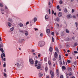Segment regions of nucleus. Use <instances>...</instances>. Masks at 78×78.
<instances>
[{
	"instance_id": "obj_55",
	"label": "nucleus",
	"mask_w": 78,
	"mask_h": 78,
	"mask_svg": "<svg viewBox=\"0 0 78 78\" xmlns=\"http://www.w3.org/2000/svg\"><path fill=\"white\" fill-rule=\"evenodd\" d=\"M42 36H43V34H40V36H41V37H42Z\"/></svg>"
},
{
	"instance_id": "obj_61",
	"label": "nucleus",
	"mask_w": 78,
	"mask_h": 78,
	"mask_svg": "<svg viewBox=\"0 0 78 78\" xmlns=\"http://www.w3.org/2000/svg\"><path fill=\"white\" fill-rule=\"evenodd\" d=\"M34 30L35 31H37V28H35Z\"/></svg>"
},
{
	"instance_id": "obj_11",
	"label": "nucleus",
	"mask_w": 78,
	"mask_h": 78,
	"mask_svg": "<svg viewBox=\"0 0 78 78\" xmlns=\"http://www.w3.org/2000/svg\"><path fill=\"white\" fill-rule=\"evenodd\" d=\"M53 50V48L52 47H50L49 48V51L51 52Z\"/></svg>"
},
{
	"instance_id": "obj_21",
	"label": "nucleus",
	"mask_w": 78,
	"mask_h": 78,
	"mask_svg": "<svg viewBox=\"0 0 78 78\" xmlns=\"http://www.w3.org/2000/svg\"><path fill=\"white\" fill-rule=\"evenodd\" d=\"M66 33H69V30L67 29H66Z\"/></svg>"
},
{
	"instance_id": "obj_8",
	"label": "nucleus",
	"mask_w": 78,
	"mask_h": 78,
	"mask_svg": "<svg viewBox=\"0 0 78 78\" xmlns=\"http://www.w3.org/2000/svg\"><path fill=\"white\" fill-rule=\"evenodd\" d=\"M14 27H13L11 28H10V30L11 31H14Z\"/></svg>"
},
{
	"instance_id": "obj_45",
	"label": "nucleus",
	"mask_w": 78,
	"mask_h": 78,
	"mask_svg": "<svg viewBox=\"0 0 78 78\" xmlns=\"http://www.w3.org/2000/svg\"><path fill=\"white\" fill-rule=\"evenodd\" d=\"M74 53H76V54H77V53H78V51H74Z\"/></svg>"
},
{
	"instance_id": "obj_53",
	"label": "nucleus",
	"mask_w": 78,
	"mask_h": 78,
	"mask_svg": "<svg viewBox=\"0 0 78 78\" xmlns=\"http://www.w3.org/2000/svg\"><path fill=\"white\" fill-rule=\"evenodd\" d=\"M60 78H63V76H62V75L61 76H60Z\"/></svg>"
},
{
	"instance_id": "obj_60",
	"label": "nucleus",
	"mask_w": 78,
	"mask_h": 78,
	"mask_svg": "<svg viewBox=\"0 0 78 78\" xmlns=\"http://www.w3.org/2000/svg\"><path fill=\"white\" fill-rule=\"evenodd\" d=\"M40 56H41V55H40V54H39L38 55V58H40Z\"/></svg>"
},
{
	"instance_id": "obj_13",
	"label": "nucleus",
	"mask_w": 78,
	"mask_h": 78,
	"mask_svg": "<svg viewBox=\"0 0 78 78\" xmlns=\"http://www.w3.org/2000/svg\"><path fill=\"white\" fill-rule=\"evenodd\" d=\"M64 12L66 13L67 12V9H66V8L64 9Z\"/></svg>"
},
{
	"instance_id": "obj_36",
	"label": "nucleus",
	"mask_w": 78,
	"mask_h": 78,
	"mask_svg": "<svg viewBox=\"0 0 78 78\" xmlns=\"http://www.w3.org/2000/svg\"><path fill=\"white\" fill-rule=\"evenodd\" d=\"M48 12H49V14H51L50 9H49Z\"/></svg>"
},
{
	"instance_id": "obj_43",
	"label": "nucleus",
	"mask_w": 78,
	"mask_h": 78,
	"mask_svg": "<svg viewBox=\"0 0 78 78\" xmlns=\"http://www.w3.org/2000/svg\"><path fill=\"white\" fill-rule=\"evenodd\" d=\"M48 64H49V65H50L51 64V62H50V61H48Z\"/></svg>"
},
{
	"instance_id": "obj_50",
	"label": "nucleus",
	"mask_w": 78,
	"mask_h": 78,
	"mask_svg": "<svg viewBox=\"0 0 78 78\" xmlns=\"http://www.w3.org/2000/svg\"><path fill=\"white\" fill-rule=\"evenodd\" d=\"M62 62L61 61H60V65H61V64H62Z\"/></svg>"
},
{
	"instance_id": "obj_16",
	"label": "nucleus",
	"mask_w": 78,
	"mask_h": 78,
	"mask_svg": "<svg viewBox=\"0 0 78 78\" xmlns=\"http://www.w3.org/2000/svg\"><path fill=\"white\" fill-rule=\"evenodd\" d=\"M38 75L40 77H42V75H43V74H41V73H40L38 74Z\"/></svg>"
},
{
	"instance_id": "obj_26",
	"label": "nucleus",
	"mask_w": 78,
	"mask_h": 78,
	"mask_svg": "<svg viewBox=\"0 0 78 78\" xmlns=\"http://www.w3.org/2000/svg\"><path fill=\"white\" fill-rule=\"evenodd\" d=\"M62 69L63 70H65V69H66V67H65V66H62Z\"/></svg>"
},
{
	"instance_id": "obj_40",
	"label": "nucleus",
	"mask_w": 78,
	"mask_h": 78,
	"mask_svg": "<svg viewBox=\"0 0 78 78\" xmlns=\"http://www.w3.org/2000/svg\"><path fill=\"white\" fill-rule=\"evenodd\" d=\"M51 35H52V36H54V32H53L51 33Z\"/></svg>"
},
{
	"instance_id": "obj_19",
	"label": "nucleus",
	"mask_w": 78,
	"mask_h": 78,
	"mask_svg": "<svg viewBox=\"0 0 78 78\" xmlns=\"http://www.w3.org/2000/svg\"><path fill=\"white\" fill-rule=\"evenodd\" d=\"M0 50L2 52V53H3L4 52V51H3V49L2 48H0Z\"/></svg>"
},
{
	"instance_id": "obj_22",
	"label": "nucleus",
	"mask_w": 78,
	"mask_h": 78,
	"mask_svg": "<svg viewBox=\"0 0 78 78\" xmlns=\"http://www.w3.org/2000/svg\"><path fill=\"white\" fill-rule=\"evenodd\" d=\"M55 50L58 53L59 52V51H58V48L56 47L55 48Z\"/></svg>"
},
{
	"instance_id": "obj_9",
	"label": "nucleus",
	"mask_w": 78,
	"mask_h": 78,
	"mask_svg": "<svg viewBox=\"0 0 78 78\" xmlns=\"http://www.w3.org/2000/svg\"><path fill=\"white\" fill-rule=\"evenodd\" d=\"M28 31H25V36H28Z\"/></svg>"
},
{
	"instance_id": "obj_24",
	"label": "nucleus",
	"mask_w": 78,
	"mask_h": 78,
	"mask_svg": "<svg viewBox=\"0 0 78 78\" xmlns=\"http://www.w3.org/2000/svg\"><path fill=\"white\" fill-rule=\"evenodd\" d=\"M19 42H22V41H24V39H20V40H19Z\"/></svg>"
},
{
	"instance_id": "obj_20",
	"label": "nucleus",
	"mask_w": 78,
	"mask_h": 78,
	"mask_svg": "<svg viewBox=\"0 0 78 78\" xmlns=\"http://www.w3.org/2000/svg\"><path fill=\"white\" fill-rule=\"evenodd\" d=\"M67 17L68 19H69L70 18H71V16L70 15H68L67 16Z\"/></svg>"
},
{
	"instance_id": "obj_37",
	"label": "nucleus",
	"mask_w": 78,
	"mask_h": 78,
	"mask_svg": "<svg viewBox=\"0 0 78 78\" xmlns=\"http://www.w3.org/2000/svg\"><path fill=\"white\" fill-rule=\"evenodd\" d=\"M75 12V10L74 9H72V12L73 13V12Z\"/></svg>"
},
{
	"instance_id": "obj_23",
	"label": "nucleus",
	"mask_w": 78,
	"mask_h": 78,
	"mask_svg": "<svg viewBox=\"0 0 78 78\" xmlns=\"http://www.w3.org/2000/svg\"><path fill=\"white\" fill-rule=\"evenodd\" d=\"M8 25L9 26V27H11V23H8Z\"/></svg>"
},
{
	"instance_id": "obj_41",
	"label": "nucleus",
	"mask_w": 78,
	"mask_h": 78,
	"mask_svg": "<svg viewBox=\"0 0 78 78\" xmlns=\"http://www.w3.org/2000/svg\"><path fill=\"white\" fill-rule=\"evenodd\" d=\"M67 62H68V64H69V63H70V61L69 60H67Z\"/></svg>"
},
{
	"instance_id": "obj_33",
	"label": "nucleus",
	"mask_w": 78,
	"mask_h": 78,
	"mask_svg": "<svg viewBox=\"0 0 78 78\" xmlns=\"http://www.w3.org/2000/svg\"><path fill=\"white\" fill-rule=\"evenodd\" d=\"M37 69H39L41 68V66H37Z\"/></svg>"
},
{
	"instance_id": "obj_12",
	"label": "nucleus",
	"mask_w": 78,
	"mask_h": 78,
	"mask_svg": "<svg viewBox=\"0 0 78 78\" xmlns=\"http://www.w3.org/2000/svg\"><path fill=\"white\" fill-rule=\"evenodd\" d=\"M45 19L46 20H47V19H48V15H46L45 16Z\"/></svg>"
},
{
	"instance_id": "obj_28",
	"label": "nucleus",
	"mask_w": 78,
	"mask_h": 78,
	"mask_svg": "<svg viewBox=\"0 0 78 78\" xmlns=\"http://www.w3.org/2000/svg\"><path fill=\"white\" fill-rule=\"evenodd\" d=\"M34 22L36 21L37 20V18H34Z\"/></svg>"
},
{
	"instance_id": "obj_6",
	"label": "nucleus",
	"mask_w": 78,
	"mask_h": 78,
	"mask_svg": "<svg viewBox=\"0 0 78 78\" xmlns=\"http://www.w3.org/2000/svg\"><path fill=\"white\" fill-rule=\"evenodd\" d=\"M62 12H59L58 13V16L59 17H62Z\"/></svg>"
},
{
	"instance_id": "obj_4",
	"label": "nucleus",
	"mask_w": 78,
	"mask_h": 78,
	"mask_svg": "<svg viewBox=\"0 0 78 78\" xmlns=\"http://www.w3.org/2000/svg\"><path fill=\"white\" fill-rule=\"evenodd\" d=\"M29 62L31 64H34V61L32 58L29 59Z\"/></svg>"
},
{
	"instance_id": "obj_27",
	"label": "nucleus",
	"mask_w": 78,
	"mask_h": 78,
	"mask_svg": "<svg viewBox=\"0 0 78 78\" xmlns=\"http://www.w3.org/2000/svg\"><path fill=\"white\" fill-rule=\"evenodd\" d=\"M59 60H61V55H59Z\"/></svg>"
},
{
	"instance_id": "obj_14",
	"label": "nucleus",
	"mask_w": 78,
	"mask_h": 78,
	"mask_svg": "<svg viewBox=\"0 0 78 78\" xmlns=\"http://www.w3.org/2000/svg\"><path fill=\"white\" fill-rule=\"evenodd\" d=\"M68 70L69 72H71V71H72V69H71L70 67H69L68 68Z\"/></svg>"
},
{
	"instance_id": "obj_54",
	"label": "nucleus",
	"mask_w": 78,
	"mask_h": 78,
	"mask_svg": "<svg viewBox=\"0 0 78 78\" xmlns=\"http://www.w3.org/2000/svg\"><path fill=\"white\" fill-rule=\"evenodd\" d=\"M72 39H75V37L73 36L72 37Z\"/></svg>"
},
{
	"instance_id": "obj_18",
	"label": "nucleus",
	"mask_w": 78,
	"mask_h": 78,
	"mask_svg": "<svg viewBox=\"0 0 78 78\" xmlns=\"http://www.w3.org/2000/svg\"><path fill=\"white\" fill-rule=\"evenodd\" d=\"M77 45H78V43H75L73 47H76Z\"/></svg>"
},
{
	"instance_id": "obj_44",
	"label": "nucleus",
	"mask_w": 78,
	"mask_h": 78,
	"mask_svg": "<svg viewBox=\"0 0 78 78\" xmlns=\"http://www.w3.org/2000/svg\"><path fill=\"white\" fill-rule=\"evenodd\" d=\"M56 72H57V75H58V72H59V70H58V69H57V70H56Z\"/></svg>"
},
{
	"instance_id": "obj_17",
	"label": "nucleus",
	"mask_w": 78,
	"mask_h": 78,
	"mask_svg": "<svg viewBox=\"0 0 78 78\" xmlns=\"http://www.w3.org/2000/svg\"><path fill=\"white\" fill-rule=\"evenodd\" d=\"M45 70L46 72H47V70H48V67H47L46 66L45 68Z\"/></svg>"
},
{
	"instance_id": "obj_29",
	"label": "nucleus",
	"mask_w": 78,
	"mask_h": 78,
	"mask_svg": "<svg viewBox=\"0 0 78 78\" xmlns=\"http://www.w3.org/2000/svg\"><path fill=\"white\" fill-rule=\"evenodd\" d=\"M59 3L61 5H62V1L61 0L59 2Z\"/></svg>"
},
{
	"instance_id": "obj_48",
	"label": "nucleus",
	"mask_w": 78,
	"mask_h": 78,
	"mask_svg": "<svg viewBox=\"0 0 78 78\" xmlns=\"http://www.w3.org/2000/svg\"><path fill=\"white\" fill-rule=\"evenodd\" d=\"M73 18H74V19H75V18H76V16H73Z\"/></svg>"
},
{
	"instance_id": "obj_64",
	"label": "nucleus",
	"mask_w": 78,
	"mask_h": 78,
	"mask_svg": "<svg viewBox=\"0 0 78 78\" xmlns=\"http://www.w3.org/2000/svg\"><path fill=\"white\" fill-rule=\"evenodd\" d=\"M52 42H54V39H52Z\"/></svg>"
},
{
	"instance_id": "obj_32",
	"label": "nucleus",
	"mask_w": 78,
	"mask_h": 78,
	"mask_svg": "<svg viewBox=\"0 0 78 78\" xmlns=\"http://www.w3.org/2000/svg\"><path fill=\"white\" fill-rule=\"evenodd\" d=\"M3 66L4 67H6V63L4 62V64H3Z\"/></svg>"
},
{
	"instance_id": "obj_2",
	"label": "nucleus",
	"mask_w": 78,
	"mask_h": 78,
	"mask_svg": "<svg viewBox=\"0 0 78 78\" xmlns=\"http://www.w3.org/2000/svg\"><path fill=\"white\" fill-rule=\"evenodd\" d=\"M50 73L51 74V78H53L54 76V75H55V73L53 72L52 71V70H51L50 71Z\"/></svg>"
},
{
	"instance_id": "obj_30",
	"label": "nucleus",
	"mask_w": 78,
	"mask_h": 78,
	"mask_svg": "<svg viewBox=\"0 0 78 78\" xmlns=\"http://www.w3.org/2000/svg\"><path fill=\"white\" fill-rule=\"evenodd\" d=\"M56 20L57 22H59V18H57Z\"/></svg>"
},
{
	"instance_id": "obj_46",
	"label": "nucleus",
	"mask_w": 78,
	"mask_h": 78,
	"mask_svg": "<svg viewBox=\"0 0 78 78\" xmlns=\"http://www.w3.org/2000/svg\"><path fill=\"white\" fill-rule=\"evenodd\" d=\"M52 14H54V11H53V10H52Z\"/></svg>"
},
{
	"instance_id": "obj_25",
	"label": "nucleus",
	"mask_w": 78,
	"mask_h": 78,
	"mask_svg": "<svg viewBox=\"0 0 78 78\" xmlns=\"http://www.w3.org/2000/svg\"><path fill=\"white\" fill-rule=\"evenodd\" d=\"M2 56H3L4 58H5L6 57V56H5V53H3L2 54Z\"/></svg>"
},
{
	"instance_id": "obj_39",
	"label": "nucleus",
	"mask_w": 78,
	"mask_h": 78,
	"mask_svg": "<svg viewBox=\"0 0 78 78\" xmlns=\"http://www.w3.org/2000/svg\"><path fill=\"white\" fill-rule=\"evenodd\" d=\"M70 76L71 75H72V74L71 73H69L68 74Z\"/></svg>"
},
{
	"instance_id": "obj_47",
	"label": "nucleus",
	"mask_w": 78,
	"mask_h": 78,
	"mask_svg": "<svg viewBox=\"0 0 78 78\" xmlns=\"http://www.w3.org/2000/svg\"><path fill=\"white\" fill-rule=\"evenodd\" d=\"M26 25H28V24H29V22H27L26 23Z\"/></svg>"
},
{
	"instance_id": "obj_3",
	"label": "nucleus",
	"mask_w": 78,
	"mask_h": 78,
	"mask_svg": "<svg viewBox=\"0 0 78 78\" xmlns=\"http://www.w3.org/2000/svg\"><path fill=\"white\" fill-rule=\"evenodd\" d=\"M20 65H20V64H19V63H16V65L17 66V67H21L20 69H22V63L20 64Z\"/></svg>"
},
{
	"instance_id": "obj_1",
	"label": "nucleus",
	"mask_w": 78,
	"mask_h": 78,
	"mask_svg": "<svg viewBox=\"0 0 78 78\" xmlns=\"http://www.w3.org/2000/svg\"><path fill=\"white\" fill-rule=\"evenodd\" d=\"M45 42L43 41H40L39 42L38 45L39 47H43L45 45Z\"/></svg>"
},
{
	"instance_id": "obj_51",
	"label": "nucleus",
	"mask_w": 78,
	"mask_h": 78,
	"mask_svg": "<svg viewBox=\"0 0 78 78\" xmlns=\"http://www.w3.org/2000/svg\"><path fill=\"white\" fill-rule=\"evenodd\" d=\"M1 58H2V59H3V55H2V54H1Z\"/></svg>"
},
{
	"instance_id": "obj_58",
	"label": "nucleus",
	"mask_w": 78,
	"mask_h": 78,
	"mask_svg": "<svg viewBox=\"0 0 78 78\" xmlns=\"http://www.w3.org/2000/svg\"><path fill=\"white\" fill-rule=\"evenodd\" d=\"M67 52H68V53H70V50H68Z\"/></svg>"
},
{
	"instance_id": "obj_34",
	"label": "nucleus",
	"mask_w": 78,
	"mask_h": 78,
	"mask_svg": "<svg viewBox=\"0 0 78 78\" xmlns=\"http://www.w3.org/2000/svg\"><path fill=\"white\" fill-rule=\"evenodd\" d=\"M76 27H78V23H77V22H76Z\"/></svg>"
},
{
	"instance_id": "obj_59",
	"label": "nucleus",
	"mask_w": 78,
	"mask_h": 78,
	"mask_svg": "<svg viewBox=\"0 0 78 78\" xmlns=\"http://www.w3.org/2000/svg\"><path fill=\"white\" fill-rule=\"evenodd\" d=\"M32 52H34V50L32 49Z\"/></svg>"
},
{
	"instance_id": "obj_35",
	"label": "nucleus",
	"mask_w": 78,
	"mask_h": 78,
	"mask_svg": "<svg viewBox=\"0 0 78 78\" xmlns=\"http://www.w3.org/2000/svg\"><path fill=\"white\" fill-rule=\"evenodd\" d=\"M4 76L5 77V78H6V73L4 72Z\"/></svg>"
},
{
	"instance_id": "obj_42",
	"label": "nucleus",
	"mask_w": 78,
	"mask_h": 78,
	"mask_svg": "<svg viewBox=\"0 0 78 78\" xmlns=\"http://www.w3.org/2000/svg\"><path fill=\"white\" fill-rule=\"evenodd\" d=\"M57 9H59L60 7H59V5H58L57 7Z\"/></svg>"
},
{
	"instance_id": "obj_38",
	"label": "nucleus",
	"mask_w": 78,
	"mask_h": 78,
	"mask_svg": "<svg viewBox=\"0 0 78 78\" xmlns=\"http://www.w3.org/2000/svg\"><path fill=\"white\" fill-rule=\"evenodd\" d=\"M1 11H2V14H4V12H3V9H2Z\"/></svg>"
},
{
	"instance_id": "obj_57",
	"label": "nucleus",
	"mask_w": 78,
	"mask_h": 78,
	"mask_svg": "<svg viewBox=\"0 0 78 78\" xmlns=\"http://www.w3.org/2000/svg\"><path fill=\"white\" fill-rule=\"evenodd\" d=\"M65 56H68V54H66Z\"/></svg>"
},
{
	"instance_id": "obj_15",
	"label": "nucleus",
	"mask_w": 78,
	"mask_h": 78,
	"mask_svg": "<svg viewBox=\"0 0 78 78\" xmlns=\"http://www.w3.org/2000/svg\"><path fill=\"white\" fill-rule=\"evenodd\" d=\"M37 62H38L37 60H36V61H35V65L36 67H37Z\"/></svg>"
},
{
	"instance_id": "obj_62",
	"label": "nucleus",
	"mask_w": 78,
	"mask_h": 78,
	"mask_svg": "<svg viewBox=\"0 0 78 78\" xmlns=\"http://www.w3.org/2000/svg\"><path fill=\"white\" fill-rule=\"evenodd\" d=\"M4 71L5 72H6V69H4Z\"/></svg>"
},
{
	"instance_id": "obj_63",
	"label": "nucleus",
	"mask_w": 78,
	"mask_h": 78,
	"mask_svg": "<svg viewBox=\"0 0 78 78\" xmlns=\"http://www.w3.org/2000/svg\"><path fill=\"white\" fill-rule=\"evenodd\" d=\"M9 21H11V20H11V19H9Z\"/></svg>"
},
{
	"instance_id": "obj_10",
	"label": "nucleus",
	"mask_w": 78,
	"mask_h": 78,
	"mask_svg": "<svg viewBox=\"0 0 78 78\" xmlns=\"http://www.w3.org/2000/svg\"><path fill=\"white\" fill-rule=\"evenodd\" d=\"M19 25L20 26V27H23V25L22 23H20L19 24Z\"/></svg>"
},
{
	"instance_id": "obj_7",
	"label": "nucleus",
	"mask_w": 78,
	"mask_h": 78,
	"mask_svg": "<svg viewBox=\"0 0 78 78\" xmlns=\"http://www.w3.org/2000/svg\"><path fill=\"white\" fill-rule=\"evenodd\" d=\"M46 32L47 33H50V30L49 29H47L46 30Z\"/></svg>"
},
{
	"instance_id": "obj_31",
	"label": "nucleus",
	"mask_w": 78,
	"mask_h": 78,
	"mask_svg": "<svg viewBox=\"0 0 78 78\" xmlns=\"http://www.w3.org/2000/svg\"><path fill=\"white\" fill-rule=\"evenodd\" d=\"M0 5L1 7H3V3H0Z\"/></svg>"
},
{
	"instance_id": "obj_49",
	"label": "nucleus",
	"mask_w": 78,
	"mask_h": 78,
	"mask_svg": "<svg viewBox=\"0 0 78 78\" xmlns=\"http://www.w3.org/2000/svg\"><path fill=\"white\" fill-rule=\"evenodd\" d=\"M3 61H6V58H3Z\"/></svg>"
},
{
	"instance_id": "obj_56",
	"label": "nucleus",
	"mask_w": 78,
	"mask_h": 78,
	"mask_svg": "<svg viewBox=\"0 0 78 78\" xmlns=\"http://www.w3.org/2000/svg\"><path fill=\"white\" fill-rule=\"evenodd\" d=\"M53 61H55V60H56V59H55V58H53Z\"/></svg>"
},
{
	"instance_id": "obj_52",
	"label": "nucleus",
	"mask_w": 78,
	"mask_h": 78,
	"mask_svg": "<svg viewBox=\"0 0 78 78\" xmlns=\"http://www.w3.org/2000/svg\"><path fill=\"white\" fill-rule=\"evenodd\" d=\"M54 16H56V13L55 12L54 13Z\"/></svg>"
},
{
	"instance_id": "obj_5",
	"label": "nucleus",
	"mask_w": 78,
	"mask_h": 78,
	"mask_svg": "<svg viewBox=\"0 0 78 78\" xmlns=\"http://www.w3.org/2000/svg\"><path fill=\"white\" fill-rule=\"evenodd\" d=\"M54 57L56 59H57L58 58V53L57 52H55L54 55Z\"/></svg>"
}]
</instances>
